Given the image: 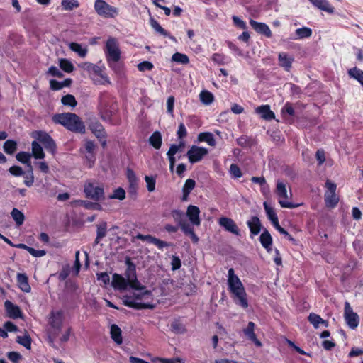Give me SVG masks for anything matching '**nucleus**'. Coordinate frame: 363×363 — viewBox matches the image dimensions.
<instances>
[{
	"label": "nucleus",
	"instance_id": "nucleus-25",
	"mask_svg": "<svg viewBox=\"0 0 363 363\" xmlns=\"http://www.w3.org/2000/svg\"><path fill=\"white\" fill-rule=\"evenodd\" d=\"M256 113H259L262 118L267 121H271L275 118L274 112L270 110V107L268 105L258 106L256 108Z\"/></svg>",
	"mask_w": 363,
	"mask_h": 363
},
{
	"label": "nucleus",
	"instance_id": "nucleus-48",
	"mask_svg": "<svg viewBox=\"0 0 363 363\" xmlns=\"http://www.w3.org/2000/svg\"><path fill=\"white\" fill-rule=\"evenodd\" d=\"M152 362L154 363H156L157 362H160V363H185L184 360L180 357L171 359L156 357L153 359Z\"/></svg>",
	"mask_w": 363,
	"mask_h": 363
},
{
	"label": "nucleus",
	"instance_id": "nucleus-40",
	"mask_svg": "<svg viewBox=\"0 0 363 363\" xmlns=\"http://www.w3.org/2000/svg\"><path fill=\"white\" fill-rule=\"evenodd\" d=\"M12 218L16 222V225H21L25 220L24 214L17 208H13L11 213Z\"/></svg>",
	"mask_w": 363,
	"mask_h": 363
},
{
	"label": "nucleus",
	"instance_id": "nucleus-37",
	"mask_svg": "<svg viewBox=\"0 0 363 363\" xmlns=\"http://www.w3.org/2000/svg\"><path fill=\"white\" fill-rule=\"evenodd\" d=\"M32 155L36 159H43L45 153L40 145L36 141L32 143Z\"/></svg>",
	"mask_w": 363,
	"mask_h": 363
},
{
	"label": "nucleus",
	"instance_id": "nucleus-12",
	"mask_svg": "<svg viewBox=\"0 0 363 363\" xmlns=\"http://www.w3.org/2000/svg\"><path fill=\"white\" fill-rule=\"evenodd\" d=\"M327 191L325 193V203L327 207L334 208L338 203L339 199L335 194L337 186L335 183L328 180L325 182Z\"/></svg>",
	"mask_w": 363,
	"mask_h": 363
},
{
	"label": "nucleus",
	"instance_id": "nucleus-63",
	"mask_svg": "<svg viewBox=\"0 0 363 363\" xmlns=\"http://www.w3.org/2000/svg\"><path fill=\"white\" fill-rule=\"evenodd\" d=\"M7 357L13 363H18L22 359L21 354L17 352H8Z\"/></svg>",
	"mask_w": 363,
	"mask_h": 363
},
{
	"label": "nucleus",
	"instance_id": "nucleus-11",
	"mask_svg": "<svg viewBox=\"0 0 363 363\" xmlns=\"http://www.w3.org/2000/svg\"><path fill=\"white\" fill-rule=\"evenodd\" d=\"M79 67L86 71H87L89 73H94L98 76H99L101 79H103L104 82H100L102 84H111V82L109 80L108 77L106 74H105L103 70L105 69L104 67H99L96 65H94L93 63L86 62H82L79 65Z\"/></svg>",
	"mask_w": 363,
	"mask_h": 363
},
{
	"label": "nucleus",
	"instance_id": "nucleus-19",
	"mask_svg": "<svg viewBox=\"0 0 363 363\" xmlns=\"http://www.w3.org/2000/svg\"><path fill=\"white\" fill-rule=\"evenodd\" d=\"M186 216L188 217L190 224L194 228V225L199 226L201 225V219L199 218L200 209L199 207L189 205L186 210Z\"/></svg>",
	"mask_w": 363,
	"mask_h": 363
},
{
	"label": "nucleus",
	"instance_id": "nucleus-54",
	"mask_svg": "<svg viewBox=\"0 0 363 363\" xmlns=\"http://www.w3.org/2000/svg\"><path fill=\"white\" fill-rule=\"evenodd\" d=\"M212 60L215 63H216L219 65H225V63L228 62V57L223 54L215 53L212 56Z\"/></svg>",
	"mask_w": 363,
	"mask_h": 363
},
{
	"label": "nucleus",
	"instance_id": "nucleus-53",
	"mask_svg": "<svg viewBox=\"0 0 363 363\" xmlns=\"http://www.w3.org/2000/svg\"><path fill=\"white\" fill-rule=\"evenodd\" d=\"M294 113L295 111L293 106L289 102H286L281 109V113L285 118H286V115H289V116H294Z\"/></svg>",
	"mask_w": 363,
	"mask_h": 363
},
{
	"label": "nucleus",
	"instance_id": "nucleus-56",
	"mask_svg": "<svg viewBox=\"0 0 363 363\" xmlns=\"http://www.w3.org/2000/svg\"><path fill=\"white\" fill-rule=\"evenodd\" d=\"M109 198L123 200L125 198V191L123 188L118 187L113 191L112 195L109 196Z\"/></svg>",
	"mask_w": 363,
	"mask_h": 363
},
{
	"label": "nucleus",
	"instance_id": "nucleus-45",
	"mask_svg": "<svg viewBox=\"0 0 363 363\" xmlns=\"http://www.w3.org/2000/svg\"><path fill=\"white\" fill-rule=\"evenodd\" d=\"M17 148V143L14 140H8L4 144V150L6 153L11 155Z\"/></svg>",
	"mask_w": 363,
	"mask_h": 363
},
{
	"label": "nucleus",
	"instance_id": "nucleus-20",
	"mask_svg": "<svg viewBox=\"0 0 363 363\" xmlns=\"http://www.w3.org/2000/svg\"><path fill=\"white\" fill-rule=\"evenodd\" d=\"M112 286L119 291H125L129 286V281L122 275L115 273L112 276Z\"/></svg>",
	"mask_w": 363,
	"mask_h": 363
},
{
	"label": "nucleus",
	"instance_id": "nucleus-49",
	"mask_svg": "<svg viewBox=\"0 0 363 363\" xmlns=\"http://www.w3.org/2000/svg\"><path fill=\"white\" fill-rule=\"evenodd\" d=\"M61 102L65 106H69L72 107H74L77 105L75 97L71 94H67L62 96Z\"/></svg>",
	"mask_w": 363,
	"mask_h": 363
},
{
	"label": "nucleus",
	"instance_id": "nucleus-3",
	"mask_svg": "<svg viewBox=\"0 0 363 363\" xmlns=\"http://www.w3.org/2000/svg\"><path fill=\"white\" fill-rule=\"evenodd\" d=\"M108 65L116 73H119L121 66L118 63L121 59V52L118 40L113 37H108L104 49Z\"/></svg>",
	"mask_w": 363,
	"mask_h": 363
},
{
	"label": "nucleus",
	"instance_id": "nucleus-18",
	"mask_svg": "<svg viewBox=\"0 0 363 363\" xmlns=\"http://www.w3.org/2000/svg\"><path fill=\"white\" fill-rule=\"evenodd\" d=\"M218 224L226 231L237 236L240 235V229L233 219L227 217H220L218 219Z\"/></svg>",
	"mask_w": 363,
	"mask_h": 363
},
{
	"label": "nucleus",
	"instance_id": "nucleus-58",
	"mask_svg": "<svg viewBox=\"0 0 363 363\" xmlns=\"http://www.w3.org/2000/svg\"><path fill=\"white\" fill-rule=\"evenodd\" d=\"M30 171L28 174L23 175L24 177V184L25 185H26L27 186L30 187L31 186H33V182H34V176H33V168L32 169H29Z\"/></svg>",
	"mask_w": 363,
	"mask_h": 363
},
{
	"label": "nucleus",
	"instance_id": "nucleus-5",
	"mask_svg": "<svg viewBox=\"0 0 363 363\" xmlns=\"http://www.w3.org/2000/svg\"><path fill=\"white\" fill-rule=\"evenodd\" d=\"M63 313L61 311H52L48 318V338L51 343L54 342L55 339L57 337L63 323Z\"/></svg>",
	"mask_w": 363,
	"mask_h": 363
},
{
	"label": "nucleus",
	"instance_id": "nucleus-26",
	"mask_svg": "<svg viewBox=\"0 0 363 363\" xmlns=\"http://www.w3.org/2000/svg\"><path fill=\"white\" fill-rule=\"evenodd\" d=\"M17 283L19 288L24 292L30 291V286L28 284V277L25 274L18 273L16 276Z\"/></svg>",
	"mask_w": 363,
	"mask_h": 363
},
{
	"label": "nucleus",
	"instance_id": "nucleus-34",
	"mask_svg": "<svg viewBox=\"0 0 363 363\" xmlns=\"http://www.w3.org/2000/svg\"><path fill=\"white\" fill-rule=\"evenodd\" d=\"M70 50L77 53L81 57H86L88 50L86 48H83L81 44L77 43H70L69 45Z\"/></svg>",
	"mask_w": 363,
	"mask_h": 363
},
{
	"label": "nucleus",
	"instance_id": "nucleus-62",
	"mask_svg": "<svg viewBox=\"0 0 363 363\" xmlns=\"http://www.w3.org/2000/svg\"><path fill=\"white\" fill-rule=\"evenodd\" d=\"M153 68V65L148 61H143L138 65V69L140 72L151 70Z\"/></svg>",
	"mask_w": 363,
	"mask_h": 363
},
{
	"label": "nucleus",
	"instance_id": "nucleus-36",
	"mask_svg": "<svg viewBox=\"0 0 363 363\" xmlns=\"http://www.w3.org/2000/svg\"><path fill=\"white\" fill-rule=\"evenodd\" d=\"M351 78L355 79L363 86V71L359 68L354 67L348 71Z\"/></svg>",
	"mask_w": 363,
	"mask_h": 363
},
{
	"label": "nucleus",
	"instance_id": "nucleus-35",
	"mask_svg": "<svg viewBox=\"0 0 363 363\" xmlns=\"http://www.w3.org/2000/svg\"><path fill=\"white\" fill-rule=\"evenodd\" d=\"M199 99L204 105H210L214 101V96L209 91L203 90L199 94Z\"/></svg>",
	"mask_w": 363,
	"mask_h": 363
},
{
	"label": "nucleus",
	"instance_id": "nucleus-43",
	"mask_svg": "<svg viewBox=\"0 0 363 363\" xmlns=\"http://www.w3.org/2000/svg\"><path fill=\"white\" fill-rule=\"evenodd\" d=\"M173 62L182 64L187 65L189 62V57L186 54L176 52L172 57Z\"/></svg>",
	"mask_w": 363,
	"mask_h": 363
},
{
	"label": "nucleus",
	"instance_id": "nucleus-64",
	"mask_svg": "<svg viewBox=\"0 0 363 363\" xmlns=\"http://www.w3.org/2000/svg\"><path fill=\"white\" fill-rule=\"evenodd\" d=\"M9 172L13 176L20 177L24 175L23 169L19 166H12L9 168Z\"/></svg>",
	"mask_w": 363,
	"mask_h": 363
},
{
	"label": "nucleus",
	"instance_id": "nucleus-16",
	"mask_svg": "<svg viewBox=\"0 0 363 363\" xmlns=\"http://www.w3.org/2000/svg\"><path fill=\"white\" fill-rule=\"evenodd\" d=\"M208 153V149L206 147L192 145L187 151L186 155L189 162L194 164L201 161Z\"/></svg>",
	"mask_w": 363,
	"mask_h": 363
},
{
	"label": "nucleus",
	"instance_id": "nucleus-46",
	"mask_svg": "<svg viewBox=\"0 0 363 363\" xmlns=\"http://www.w3.org/2000/svg\"><path fill=\"white\" fill-rule=\"evenodd\" d=\"M16 342L26 349L30 350L31 347V339L28 334H25L23 336H17Z\"/></svg>",
	"mask_w": 363,
	"mask_h": 363
},
{
	"label": "nucleus",
	"instance_id": "nucleus-23",
	"mask_svg": "<svg viewBox=\"0 0 363 363\" xmlns=\"http://www.w3.org/2000/svg\"><path fill=\"white\" fill-rule=\"evenodd\" d=\"M4 306L6 311L9 318L16 319L21 316V311L20 308L18 306L14 305L10 301H6Z\"/></svg>",
	"mask_w": 363,
	"mask_h": 363
},
{
	"label": "nucleus",
	"instance_id": "nucleus-7",
	"mask_svg": "<svg viewBox=\"0 0 363 363\" xmlns=\"http://www.w3.org/2000/svg\"><path fill=\"white\" fill-rule=\"evenodd\" d=\"M84 192L86 198L94 201L104 199V187L96 182L87 181L84 185Z\"/></svg>",
	"mask_w": 363,
	"mask_h": 363
},
{
	"label": "nucleus",
	"instance_id": "nucleus-55",
	"mask_svg": "<svg viewBox=\"0 0 363 363\" xmlns=\"http://www.w3.org/2000/svg\"><path fill=\"white\" fill-rule=\"evenodd\" d=\"M308 321L314 326L315 328L319 327V324L323 321V318L315 313H311L308 315Z\"/></svg>",
	"mask_w": 363,
	"mask_h": 363
},
{
	"label": "nucleus",
	"instance_id": "nucleus-60",
	"mask_svg": "<svg viewBox=\"0 0 363 363\" xmlns=\"http://www.w3.org/2000/svg\"><path fill=\"white\" fill-rule=\"evenodd\" d=\"M174 97L170 96L167 101V113L172 116H174Z\"/></svg>",
	"mask_w": 363,
	"mask_h": 363
},
{
	"label": "nucleus",
	"instance_id": "nucleus-29",
	"mask_svg": "<svg viewBox=\"0 0 363 363\" xmlns=\"http://www.w3.org/2000/svg\"><path fill=\"white\" fill-rule=\"evenodd\" d=\"M150 23L155 32L164 37H169L173 41H176L175 37L171 35L167 30H165L156 20L154 18H150Z\"/></svg>",
	"mask_w": 363,
	"mask_h": 363
},
{
	"label": "nucleus",
	"instance_id": "nucleus-6",
	"mask_svg": "<svg viewBox=\"0 0 363 363\" xmlns=\"http://www.w3.org/2000/svg\"><path fill=\"white\" fill-rule=\"evenodd\" d=\"M171 214L174 220L178 223V225L182 232L191 238L193 243H198L199 238L194 233V228L191 225L183 219V212L180 210H173Z\"/></svg>",
	"mask_w": 363,
	"mask_h": 363
},
{
	"label": "nucleus",
	"instance_id": "nucleus-28",
	"mask_svg": "<svg viewBox=\"0 0 363 363\" xmlns=\"http://www.w3.org/2000/svg\"><path fill=\"white\" fill-rule=\"evenodd\" d=\"M247 224L252 235H256L259 234L261 230V223L258 217H252V218L247 222Z\"/></svg>",
	"mask_w": 363,
	"mask_h": 363
},
{
	"label": "nucleus",
	"instance_id": "nucleus-9",
	"mask_svg": "<svg viewBox=\"0 0 363 363\" xmlns=\"http://www.w3.org/2000/svg\"><path fill=\"white\" fill-rule=\"evenodd\" d=\"M275 192L279 197V203L282 208H294L299 206L298 204H294L289 201L286 186L284 182L279 180L277 181Z\"/></svg>",
	"mask_w": 363,
	"mask_h": 363
},
{
	"label": "nucleus",
	"instance_id": "nucleus-31",
	"mask_svg": "<svg viewBox=\"0 0 363 363\" xmlns=\"http://www.w3.org/2000/svg\"><path fill=\"white\" fill-rule=\"evenodd\" d=\"M198 140L206 142L210 146H216V143L213 134L210 132H203L199 134Z\"/></svg>",
	"mask_w": 363,
	"mask_h": 363
},
{
	"label": "nucleus",
	"instance_id": "nucleus-32",
	"mask_svg": "<svg viewBox=\"0 0 363 363\" xmlns=\"http://www.w3.org/2000/svg\"><path fill=\"white\" fill-rule=\"evenodd\" d=\"M311 3L319 9L329 13L333 12V8L331 7L327 0H309Z\"/></svg>",
	"mask_w": 363,
	"mask_h": 363
},
{
	"label": "nucleus",
	"instance_id": "nucleus-1",
	"mask_svg": "<svg viewBox=\"0 0 363 363\" xmlns=\"http://www.w3.org/2000/svg\"><path fill=\"white\" fill-rule=\"evenodd\" d=\"M228 286L229 291L233 296L234 302L241 308H248V301L245 287L240 278L235 274L234 269L230 268L228 272Z\"/></svg>",
	"mask_w": 363,
	"mask_h": 363
},
{
	"label": "nucleus",
	"instance_id": "nucleus-10",
	"mask_svg": "<svg viewBox=\"0 0 363 363\" xmlns=\"http://www.w3.org/2000/svg\"><path fill=\"white\" fill-rule=\"evenodd\" d=\"M94 9L99 16L104 18H113L118 14V9L104 0H96Z\"/></svg>",
	"mask_w": 363,
	"mask_h": 363
},
{
	"label": "nucleus",
	"instance_id": "nucleus-33",
	"mask_svg": "<svg viewBox=\"0 0 363 363\" xmlns=\"http://www.w3.org/2000/svg\"><path fill=\"white\" fill-rule=\"evenodd\" d=\"M111 336L113 341L120 345L123 342L121 328L116 324L111 326Z\"/></svg>",
	"mask_w": 363,
	"mask_h": 363
},
{
	"label": "nucleus",
	"instance_id": "nucleus-51",
	"mask_svg": "<svg viewBox=\"0 0 363 363\" xmlns=\"http://www.w3.org/2000/svg\"><path fill=\"white\" fill-rule=\"evenodd\" d=\"M171 330L177 334H183L186 331L184 326L177 320L171 324Z\"/></svg>",
	"mask_w": 363,
	"mask_h": 363
},
{
	"label": "nucleus",
	"instance_id": "nucleus-38",
	"mask_svg": "<svg viewBox=\"0 0 363 363\" xmlns=\"http://www.w3.org/2000/svg\"><path fill=\"white\" fill-rule=\"evenodd\" d=\"M30 157L31 155L26 152H20L16 156V158L18 161L26 164L29 169H32Z\"/></svg>",
	"mask_w": 363,
	"mask_h": 363
},
{
	"label": "nucleus",
	"instance_id": "nucleus-27",
	"mask_svg": "<svg viewBox=\"0 0 363 363\" xmlns=\"http://www.w3.org/2000/svg\"><path fill=\"white\" fill-rule=\"evenodd\" d=\"M259 241L262 247L265 248L267 252H270L272 250V238L267 230H264L260 235Z\"/></svg>",
	"mask_w": 363,
	"mask_h": 363
},
{
	"label": "nucleus",
	"instance_id": "nucleus-42",
	"mask_svg": "<svg viewBox=\"0 0 363 363\" xmlns=\"http://www.w3.org/2000/svg\"><path fill=\"white\" fill-rule=\"evenodd\" d=\"M149 142L155 149H159L162 145V135L159 132H155L150 137Z\"/></svg>",
	"mask_w": 363,
	"mask_h": 363
},
{
	"label": "nucleus",
	"instance_id": "nucleus-59",
	"mask_svg": "<svg viewBox=\"0 0 363 363\" xmlns=\"http://www.w3.org/2000/svg\"><path fill=\"white\" fill-rule=\"evenodd\" d=\"M145 181L146 184H147V190L150 192H152V191H155V183H156L155 179L154 177H152L145 176Z\"/></svg>",
	"mask_w": 363,
	"mask_h": 363
},
{
	"label": "nucleus",
	"instance_id": "nucleus-14",
	"mask_svg": "<svg viewBox=\"0 0 363 363\" xmlns=\"http://www.w3.org/2000/svg\"><path fill=\"white\" fill-rule=\"evenodd\" d=\"M344 318L347 325L351 329L357 328L359 323V318L357 313L354 312L349 302L346 301L344 306Z\"/></svg>",
	"mask_w": 363,
	"mask_h": 363
},
{
	"label": "nucleus",
	"instance_id": "nucleus-30",
	"mask_svg": "<svg viewBox=\"0 0 363 363\" xmlns=\"http://www.w3.org/2000/svg\"><path fill=\"white\" fill-rule=\"evenodd\" d=\"M196 185L195 181L192 179H188L186 180L184 185L182 188V201H186L191 191L194 189Z\"/></svg>",
	"mask_w": 363,
	"mask_h": 363
},
{
	"label": "nucleus",
	"instance_id": "nucleus-44",
	"mask_svg": "<svg viewBox=\"0 0 363 363\" xmlns=\"http://www.w3.org/2000/svg\"><path fill=\"white\" fill-rule=\"evenodd\" d=\"M61 5L65 11H71L74 8L79 6V3L77 0H62Z\"/></svg>",
	"mask_w": 363,
	"mask_h": 363
},
{
	"label": "nucleus",
	"instance_id": "nucleus-50",
	"mask_svg": "<svg viewBox=\"0 0 363 363\" xmlns=\"http://www.w3.org/2000/svg\"><path fill=\"white\" fill-rule=\"evenodd\" d=\"M127 177L130 183V189L135 190L137 186V177L135 172L133 170L128 169L127 171Z\"/></svg>",
	"mask_w": 363,
	"mask_h": 363
},
{
	"label": "nucleus",
	"instance_id": "nucleus-4",
	"mask_svg": "<svg viewBox=\"0 0 363 363\" xmlns=\"http://www.w3.org/2000/svg\"><path fill=\"white\" fill-rule=\"evenodd\" d=\"M55 123L65 126L68 130L76 133H84L85 126L79 117L75 113H65L55 114L52 117Z\"/></svg>",
	"mask_w": 363,
	"mask_h": 363
},
{
	"label": "nucleus",
	"instance_id": "nucleus-17",
	"mask_svg": "<svg viewBox=\"0 0 363 363\" xmlns=\"http://www.w3.org/2000/svg\"><path fill=\"white\" fill-rule=\"evenodd\" d=\"M35 138L41 143L44 147L52 155L56 152L57 146L53 139L45 132L38 131L35 133Z\"/></svg>",
	"mask_w": 363,
	"mask_h": 363
},
{
	"label": "nucleus",
	"instance_id": "nucleus-52",
	"mask_svg": "<svg viewBox=\"0 0 363 363\" xmlns=\"http://www.w3.org/2000/svg\"><path fill=\"white\" fill-rule=\"evenodd\" d=\"M92 131L96 138L104 139L106 138V132L101 125H96L92 128Z\"/></svg>",
	"mask_w": 363,
	"mask_h": 363
},
{
	"label": "nucleus",
	"instance_id": "nucleus-15",
	"mask_svg": "<svg viewBox=\"0 0 363 363\" xmlns=\"http://www.w3.org/2000/svg\"><path fill=\"white\" fill-rule=\"evenodd\" d=\"M116 105L113 103L110 105L105 99H101L99 110L101 117L104 121L113 124L114 123L112 121V116L116 113Z\"/></svg>",
	"mask_w": 363,
	"mask_h": 363
},
{
	"label": "nucleus",
	"instance_id": "nucleus-41",
	"mask_svg": "<svg viewBox=\"0 0 363 363\" xmlns=\"http://www.w3.org/2000/svg\"><path fill=\"white\" fill-rule=\"evenodd\" d=\"M296 37L295 39H303L311 36L312 30L307 27H302L296 30Z\"/></svg>",
	"mask_w": 363,
	"mask_h": 363
},
{
	"label": "nucleus",
	"instance_id": "nucleus-47",
	"mask_svg": "<svg viewBox=\"0 0 363 363\" xmlns=\"http://www.w3.org/2000/svg\"><path fill=\"white\" fill-rule=\"evenodd\" d=\"M59 65L60 68L67 73L72 72L74 69L72 63L67 59H60Z\"/></svg>",
	"mask_w": 363,
	"mask_h": 363
},
{
	"label": "nucleus",
	"instance_id": "nucleus-57",
	"mask_svg": "<svg viewBox=\"0 0 363 363\" xmlns=\"http://www.w3.org/2000/svg\"><path fill=\"white\" fill-rule=\"evenodd\" d=\"M107 231V223L106 222H102L99 225H97V235L98 239H102L106 235Z\"/></svg>",
	"mask_w": 363,
	"mask_h": 363
},
{
	"label": "nucleus",
	"instance_id": "nucleus-21",
	"mask_svg": "<svg viewBox=\"0 0 363 363\" xmlns=\"http://www.w3.org/2000/svg\"><path fill=\"white\" fill-rule=\"evenodd\" d=\"M250 25L258 33L265 35L267 38L272 37V32L269 27L264 23L250 20Z\"/></svg>",
	"mask_w": 363,
	"mask_h": 363
},
{
	"label": "nucleus",
	"instance_id": "nucleus-61",
	"mask_svg": "<svg viewBox=\"0 0 363 363\" xmlns=\"http://www.w3.org/2000/svg\"><path fill=\"white\" fill-rule=\"evenodd\" d=\"M230 172L232 176L235 178H240L242 177V172L239 167L235 164H232L230 167Z\"/></svg>",
	"mask_w": 363,
	"mask_h": 363
},
{
	"label": "nucleus",
	"instance_id": "nucleus-24",
	"mask_svg": "<svg viewBox=\"0 0 363 363\" xmlns=\"http://www.w3.org/2000/svg\"><path fill=\"white\" fill-rule=\"evenodd\" d=\"M279 65L284 68L285 70L289 71L291 67L292 62H294V57L290 56L286 52H281L278 56Z\"/></svg>",
	"mask_w": 363,
	"mask_h": 363
},
{
	"label": "nucleus",
	"instance_id": "nucleus-13",
	"mask_svg": "<svg viewBox=\"0 0 363 363\" xmlns=\"http://www.w3.org/2000/svg\"><path fill=\"white\" fill-rule=\"evenodd\" d=\"M96 145L93 141L87 140L84 147L80 149L82 153L84 155L86 159V165L89 168H91L96 161L95 156Z\"/></svg>",
	"mask_w": 363,
	"mask_h": 363
},
{
	"label": "nucleus",
	"instance_id": "nucleus-22",
	"mask_svg": "<svg viewBox=\"0 0 363 363\" xmlns=\"http://www.w3.org/2000/svg\"><path fill=\"white\" fill-rule=\"evenodd\" d=\"M255 324L253 322H249L247 327L243 329V333L246 337L254 342L256 346L261 347L262 342L257 338V335L255 333Z\"/></svg>",
	"mask_w": 363,
	"mask_h": 363
},
{
	"label": "nucleus",
	"instance_id": "nucleus-2",
	"mask_svg": "<svg viewBox=\"0 0 363 363\" xmlns=\"http://www.w3.org/2000/svg\"><path fill=\"white\" fill-rule=\"evenodd\" d=\"M135 291L132 294H127L123 296V303L125 306L132 308L134 309H153L155 305L149 302H143V301L152 299V291L146 289L144 286V289H134Z\"/></svg>",
	"mask_w": 363,
	"mask_h": 363
},
{
	"label": "nucleus",
	"instance_id": "nucleus-8",
	"mask_svg": "<svg viewBox=\"0 0 363 363\" xmlns=\"http://www.w3.org/2000/svg\"><path fill=\"white\" fill-rule=\"evenodd\" d=\"M125 264L127 268L124 275L125 278L129 281V286L131 289H144V285L137 279L135 264L129 258L125 259Z\"/></svg>",
	"mask_w": 363,
	"mask_h": 363
},
{
	"label": "nucleus",
	"instance_id": "nucleus-39",
	"mask_svg": "<svg viewBox=\"0 0 363 363\" xmlns=\"http://www.w3.org/2000/svg\"><path fill=\"white\" fill-rule=\"evenodd\" d=\"M79 205L84 206L86 209L88 210H97L101 211L102 210V206L101 204H99L97 202H91L89 201H84V200H79L77 201Z\"/></svg>",
	"mask_w": 363,
	"mask_h": 363
}]
</instances>
